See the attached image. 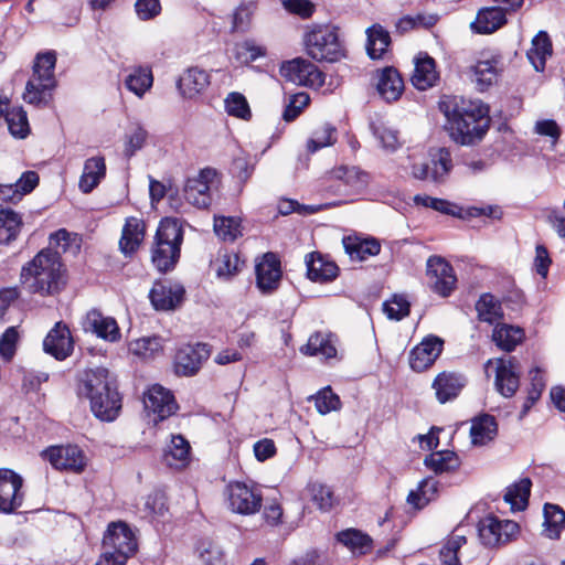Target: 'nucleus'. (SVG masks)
I'll return each instance as SVG.
<instances>
[{"mask_svg": "<svg viewBox=\"0 0 565 565\" xmlns=\"http://www.w3.org/2000/svg\"><path fill=\"white\" fill-rule=\"evenodd\" d=\"M440 111L447 118L451 139L462 146L480 141L489 128L488 107L472 102L456 98L444 99L439 103Z\"/></svg>", "mask_w": 565, "mask_h": 565, "instance_id": "obj_1", "label": "nucleus"}, {"mask_svg": "<svg viewBox=\"0 0 565 565\" xmlns=\"http://www.w3.org/2000/svg\"><path fill=\"white\" fill-rule=\"evenodd\" d=\"M81 395L90 402L93 414L104 422L115 420L121 409V397L116 380L105 367L85 371L78 386Z\"/></svg>", "mask_w": 565, "mask_h": 565, "instance_id": "obj_2", "label": "nucleus"}, {"mask_svg": "<svg viewBox=\"0 0 565 565\" xmlns=\"http://www.w3.org/2000/svg\"><path fill=\"white\" fill-rule=\"evenodd\" d=\"M183 243V230L177 218L166 217L160 221L151 248V263L160 273L174 269Z\"/></svg>", "mask_w": 565, "mask_h": 565, "instance_id": "obj_3", "label": "nucleus"}, {"mask_svg": "<svg viewBox=\"0 0 565 565\" xmlns=\"http://www.w3.org/2000/svg\"><path fill=\"white\" fill-rule=\"evenodd\" d=\"M56 64L55 52L39 53L33 63V73L26 82L23 100L34 106H46L56 86L54 68Z\"/></svg>", "mask_w": 565, "mask_h": 565, "instance_id": "obj_4", "label": "nucleus"}, {"mask_svg": "<svg viewBox=\"0 0 565 565\" xmlns=\"http://www.w3.org/2000/svg\"><path fill=\"white\" fill-rule=\"evenodd\" d=\"M307 54L318 62H338L345 56L338 29L332 25H315L305 35Z\"/></svg>", "mask_w": 565, "mask_h": 565, "instance_id": "obj_5", "label": "nucleus"}, {"mask_svg": "<svg viewBox=\"0 0 565 565\" xmlns=\"http://www.w3.org/2000/svg\"><path fill=\"white\" fill-rule=\"evenodd\" d=\"M64 266L57 252L50 248L42 249L21 270L23 282L34 278V282H58Z\"/></svg>", "mask_w": 565, "mask_h": 565, "instance_id": "obj_6", "label": "nucleus"}, {"mask_svg": "<svg viewBox=\"0 0 565 565\" xmlns=\"http://www.w3.org/2000/svg\"><path fill=\"white\" fill-rule=\"evenodd\" d=\"M328 182L327 192L348 196L363 190L369 180L367 174L358 167L341 166L330 172Z\"/></svg>", "mask_w": 565, "mask_h": 565, "instance_id": "obj_7", "label": "nucleus"}, {"mask_svg": "<svg viewBox=\"0 0 565 565\" xmlns=\"http://www.w3.org/2000/svg\"><path fill=\"white\" fill-rule=\"evenodd\" d=\"M494 365L495 390L505 398L514 396L520 386L521 366L515 356H503L494 360H488L486 370Z\"/></svg>", "mask_w": 565, "mask_h": 565, "instance_id": "obj_8", "label": "nucleus"}, {"mask_svg": "<svg viewBox=\"0 0 565 565\" xmlns=\"http://www.w3.org/2000/svg\"><path fill=\"white\" fill-rule=\"evenodd\" d=\"M279 73L287 82L299 86L321 87L324 84V74L318 66L301 57L284 62Z\"/></svg>", "mask_w": 565, "mask_h": 565, "instance_id": "obj_9", "label": "nucleus"}, {"mask_svg": "<svg viewBox=\"0 0 565 565\" xmlns=\"http://www.w3.org/2000/svg\"><path fill=\"white\" fill-rule=\"evenodd\" d=\"M103 548L118 556L120 564V562H127L136 552L137 541L132 531L125 523H111L104 535Z\"/></svg>", "mask_w": 565, "mask_h": 565, "instance_id": "obj_10", "label": "nucleus"}, {"mask_svg": "<svg viewBox=\"0 0 565 565\" xmlns=\"http://www.w3.org/2000/svg\"><path fill=\"white\" fill-rule=\"evenodd\" d=\"M518 532V523L510 520L501 521L494 515H487L478 524L479 539L488 547L508 543Z\"/></svg>", "mask_w": 565, "mask_h": 565, "instance_id": "obj_11", "label": "nucleus"}, {"mask_svg": "<svg viewBox=\"0 0 565 565\" xmlns=\"http://www.w3.org/2000/svg\"><path fill=\"white\" fill-rule=\"evenodd\" d=\"M42 457L57 470L81 473L86 467L83 450L74 445L49 447L42 452Z\"/></svg>", "mask_w": 565, "mask_h": 565, "instance_id": "obj_12", "label": "nucleus"}, {"mask_svg": "<svg viewBox=\"0 0 565 565\" xmlns=\"http://www.w3.org/2000/svg\"><path fill=\"white\" fill-rule=\"evenodd\" d=\"M23 479L10 469H0V511L14 512L22 505L24 494L21 491Z\"/></svg>", "mask_w": 565, "mask_h": 565, "instance_id": "obj_13", "label": "nucleus"}, {"mask_svg": "<svg viewBox=\"0 0 565 565\" xmlns=\"http://www.w3.org/2000/svg\"><path fill=\"white\" fill-rule=\"evenodd\" d=\"M143 405L148 412L152 413V422L156 425L174 414L178 409L171 392L158 384L151 386L145 394Z\"/></svg>", "mask_w": 565, "mask_h": 565, "instance_id": "obj_14", "label": "nucleus"}, {"mask_svg": "<svg viewBox=\"0 0 565 565\" xmlns=\"http://www.w3.org/2000/svg\"><path fill=\"white\" fill-rule=\"evenodd\" d=\"M227 499L230 509L238 514H254L262 507V495L243 482L227 487Z\"/></svg>", "mask_w": 565, "mask_h": 565, "instance_id": "obj_15", "label": "nucleus"}, {"mask_svg": "<svg viewBox=\"0 0 565 565\" xmlns=\"http://www.w3.org/2000/svg\"><path fill=\"white\" fill-rule=\"evenodd\" d=\"M215 175V170L206 168L201 170L198 177L189 178L183 189L185 200L199 209L209 207L212 202L210 184Z\"/></svg>", "mask_w": 565, "mask_h": 565, "instance_id": "obj_16", "label": "nucleus"}, {"mask_svg": "<svg viewBox=\"0 0 565 565\" xmlns=\"http://www.w3.org/2000/svg\"><path fill=\"white\" fill-rule=\"evenodd\" d=\"M502 67V58L498 54H483L469 70V77L479 92L490 88L498 79Z\"/></svg>", "mask_w": 565, "mask_h": 565, "instance_id": "obj_17", "label": "nucleus"}, {"mask_svg": "<svg viewBox=\"0 0 565 565\" xmlns=\"http://www.w3.org/2000/svg\"><path fill=\"white\" fill-rule=\"evenodd\" d=\"M210 354V347L205 343L183 345L175 354L177 373L184 376L195 374L200 370L202 363L209 359Z\"/></svg>", "mask_w": 565, "mask_h": 565, "instance_id": "obj_18", "label": "nucleus"}, {"mask_svg": "<svg viewBox=\"0 0 565 565\" xmlns=\"http://www.w3.org/2000/svg\"><path fill=\"white\" fill-rule=\"evenodd\" d=\"M444 341L429 335L416 345L409 354V365L416 372H422L434 364L443 351Z\"/></svg>", "mask_w": 565, "mask_h": 565, "instance_id": "obj_19", "label": "nucleus"}, {"mask_svg": "<svg viewBox=\"0 0 565 565\" xmlns=\"http://www.w3.org/2000/svg\"><path fill=\"white\" fill-rule=\"evenodd\" d=\"M82 328L85 332H92L109 342H116L120 339V331L116 320L111 317H105L96 309L86 313L82 321Z\"/></svg>", "mask_w": 565, "mask_h": 565, "instance_id": "obj_20", "label": "nucleus"}, {"mask_svg": "<svg viewBox=\"0 0 565 565\" xmlns=\"http://www.w3.org/2000/svg\"><path fill=\"white\" fill-rule=\"evenodd\" d=\"M73 340L70 329L62 322L55 323L54 328L47 333L43 341L45 353L54 356L58 361L65 360L73 352Z\"/></svg>", "mask_w": 565, "mask_h": 565, "instance_id": "obj_21", "label": "nucleus"}, {"mask_svg": "<svg viewBox=\"0 0 565 565\" xmlns=\"http://www.w3.org/2000/svg\"><path fill=\"white\" fill-rule=\"evenodd\" d=\"M307 277L310 280H333L338 277L339 266L329 255L312 252L305 258Z\"/></svg>", "mask_w": 565, "mask_h": 565, "instance_id": "obj_22", "label": "nucleus"}, {"mask_svg": "<svg viewBox=\"0 0 565 565\" xmlns=\"http://www.w3.org/2000/svg\"><path fill=\"white\" fill-rule=\"evenodd\" d=\"M466 385V379L455 372H441L433 382L436 397L439 403L445 404L456 398Z\"/></svg>", "mask_w": 565, "mask_h": 565, "instance_id": "obj_23", "label": "nucleus"}, {"mask_svg": "<svg viewBox=\"0 0 565 565\" xmlns=\"http://www.w3.org/2000/svg\"><path fill=\"white\" fill-rule=\"evenodd\" d=\"M183 285H153L149 297L157 310H171L184 299Z\"/></svg>", "mask_w": 565, "mask_h": 565, "instance_id": "obj_24", "label": "nucleus"}, {"mask_svg": "<svg viewBox=\"0 0 565 565\" xmlns=\"http://www.w3.org/2000/svg\"><path fill=\"white\" fill-rule=\"evenodd\" d=\"M507 23V13L501 6L481 8L471 23V29L479 34H490Z\"/></svg>", "mask_w": 565, "mask_h": 565, "instance_id": "obj_25", "label": "nucleus"}, {"mask_svg": "<svg viewBox=\"0 0 565 565\" xmlns=\"http://www.w3.org/2000/svg\"><path fill=\"white\" fill-rule=\"evenodd\" d=\"M146 235V224L141 218L129 216L126 218L119 241V248L126 255H132L142 243Z\"/></svg>", "mask_w": 565, "mask_h": 565, "instance_id": "obj_26", "label": "nucleus"}, {"mask_svg": "<svg viewBox=\"0 0 565 565\" xmlns=\"http://www.w3.org/2000/svg\"><path fill=\"white\" fill-rule=\"evenodd\" d=\"M366 53L372 60L384 58L391 45L390 32L380 23H374L365 30Z\"/></svg>", "mask_w": 565, "mask_h": 565, "instance_id": "obj_27", "label": "nucleus"}, {"mask_svg": "<svg viewBox=\"0 0 565 565\" xmlns=\"http://www.w3.org/2000/svg\"><path fill=\"white\" fill-rule=\"evenodd\" d=\"M335 340L332 333L316 332L300 348V352L309 356L320 355L326 360L333 359L337 356Z\"/></svg>", "mask_w": 565, "mask_h": 565, "instance_id": "obj_28", "label": "nucleus"}, {"mask_svg": "<svg viewBox=\"0 0 565 565\" xmlns=\"http://www.w3.org/2000/svg\"><path fill=\"white\" fill-rule=\"evenodd\" d=\"M210 84L209 74L198 67L188 68L177 82V86L185 98H193Z\"/></svg>", "mask_w": 565, "mask_h": 565, "instance_id": "obj_29", "label": "nucleus"}, {"mask_svg": "<svg viewBox=\"0 0 565 565\" xmlns=\"http://www.w3.org/2000/svg\"><path fill=\"white\" fill-rule=\"evenodd\" d=\"M345 254L352 262H362L370 256H375L381 250L380 243L374 239H362L356 236H344L342 239Z\"/></svg>", "mask_w": 565, "mask_h": 565, "instance_id": "obj_30", "label": "nucleus"}, {"mask_svg": "<svg viewBox=\"0 0 565 565\" xmlns=\"http://www.w3.org/2000/svg\"><path fill=\"white\" fill-rule=\"evenodd\" d=\"M105 175V158L102 156L88 158L84 163L83 173L78 183L81 191L83 193L92 192L100 183Z\"/></svg>", "mask_w": 565, "mask_h": 565, "instance_id": "obj_31", "label": "nucleus"}, {"mask_svg": "<svg viewBox=\"0 0 565 565\" xmlns=\"http://www.w3.org/2000/svg\"><path fill=\"white\" fill-rule=\"evenodd\" d=\"M376 88L386 102H395L402 95L404 82L394 67H385L380 74Z\"/></svg>", "mask_w": 565, "mask_h": 565, "instance_id": "obj_32", "label": "nucleus"}, {"mask_svg": "<svg viewBox=\"0 0 565 565\" xmlns=\"http://www.w3.org/2000/svg\"><path fill=\"white\" fill-rule=\"evenodd\" d=\"M553 54V45L550 35L540 31L532 40V46L526 55L535 71L543 72L546 60Z\"/></svg>", "mask_w": 565, "mask_h": 565, "instance_id": "obj_33", "label": "nucleus"}, {"mask_svg": "<svg viewBox=\"0 0 565 565\" xmlns=\"http://www.w3.org/2000/svg\"><path fill=\"white\" fill-rule=\"evenodd\" d=\"M256 282H279L282 277L281 262L276 253L267 252L255 265Z\"/></svg>", "mask_w": 565, "mask_h": 565, "instance_id": "obj_34", "label": "nucleus"}, {"mask_svg": "<svg viewBox=\"0 0 565 565\" xmlns=\"http://www.w3.org/2000/svg\"><path fill=\"white\" fill-rule=\"evenodd\" d=\"M190 450V444L182 435H172L164 449L163 460L169 467L182 468L189 462Z\"/></svg>", "mask_w": 565, "mask_h": 565, "instance_id": "obj_35", "label": "nucleus"}, {"mask_svg": "<svg viewBox=\"0 0 565 565\" xmlns=\"http://www.w3.org/2000/svg\"><path fill=\"white\" fill-rule=\"evenodd\" d=\"M437 79L438 74L434 58L427 54L424 57H418L412 75L413 85L419 90H425L431 87Z\"/></svg>", "mask_w": 565, "mask_h": 565, "instance_id": "obj_36", "label": "nucleus"}, {"mask_svg": "<svg viewBox=\"0 0 565 565\" xmlns=\"http://www.w3.org/2000/svg\"><path fill=\"white\" fill-rule=\"evenodd\" d=\"M22 226V216L18 212L0 206V244L9 245L15 241Z\"/></svg>", "mask_w": 565, "mask_h": 565, "instance_id": "obj_37", "label": "nucleus"}, {"mask_svg": "<svg viewBox=\"0 0 565 565\" xmlns=\"http://www.w3.org/2000/svg\"><path fill=\"white\" fill-rule=\"evenodd\" d=\"M426 275L434 282H457V276L450 263L438 255L430 256L426 262Z\"/></svg>", "mask_w": 565, "mask_h": 565, "instance_id": "obj_38", "label": "nucleus"}, {"mask_svg": "<svg viewBox=\"0 0 565 565\" xmlns=\"http://www.w3.org/2000/svg\"><path fill=\"white\" fill-rule=\"evenodd\" d=\"M497 422L491 415H483L472 422L470 428L471 441L473 445H486L497 435Z\"/></svg>", "mask_w": 565, "mask_h": 565, "instance_id": "obj_39", "label": "nucleus"}, {"mask_svg": "<svg viewBox=\"0 0 565 565\" xmlns=\"http://www.w3.org/2000/svg\"><path fill=\"white\" fill-rule=\"evenodd\" d=\"M543 514V533L550 539H558L562 530L565 526L564 510L558 505L545 503Z\"/></svg>", "mask_w": 565, "mask_h": 565, "instance_id": "obj_40", "label": "nucleus"}, {"mask_svg": "<svg viewBox=\"0 0 565 565\" xmlns=\"http://www.w3.org/2000/svg\"><path fill=\"white\" fill-rule=\"evenodd\" d=\"M476 310L480 321L490 324L497 323L502 317L501 302L491 294H483L476 303Z\"/></svg>", "mask_w": 565, "mask_h": 565, "instance_id": "obj_41", "label": "nucleus"}, {"mask_svg": "<svg viewBox=\"0 0 565 565\" xmlns=\"http://www.w3.org/2000/svg\"><path fill=\"white\" fill-rule=\"evenodd\" d=\"M425 466L436 473H444L456 470L459 465L458 456L450 450L435 451L424 460Z\"/></svg>", "mask_w": 565, "mask_h": 565, "instance_id": "obj_42", "label": "nucleus"}, {"mask_svg": "<svg viewBox=\"0 0 565 565\" xmlns=\"http://www.w3.org/2000/svg\"><path fill=\"white\" fill-rule=\"evenodd\" d=\"M523 334V330L520 328L498 323L493 330L492 339L500 349L510 352L521 342Z\"/></svg>", "mask_w": 565, "mask_h": 565, "instance_id": "obj_43", "label": "nucleus"}, {"mask_svg": "<svg viewBox=\"0 0 565 565\" xmlns=\"http://www.w3.org/2000/svg\"><path fill=\"white\" fill-rule=\"evenodd\" d=\"M531 487V479H521L519 482L508 487L504 493V501L510 503L512 509L524 510L529 502Z\"/></svg>", "mask_w": 565, "mask_h": 565, "instance_id": "obj_44", "label": "nucleus"}, {"mask_svg": "<svg viewBox=\"0 0 565 565\" xmlns=\"http://www.w3.org/2000/svg\"><path fill=\"white\" fill-rule=\"evenodd\" d=\"M530 387L527 388V396L522 405L519 418L522 419L526 416L532 406L540 399L542 392L545 387V381L539 367L530 371Z\"/></svg>", "mask_w": 565, "mask_h": 565, "instance_id": "obj_45", "label": "nucleus"}, {"mask_svg": "<svg viewBox=\"0 0 565 565\" xmlns=\"http://www.w3.org/2000/svg\"><path fill=\"white\" fill-rule=\"evenodd\" d=\"M438 490V482L434 478H426L418 484L417 490H412L407 495V502L417 509L425 507L434 499Z\"/></svg>", "mask_w": 565, "mask_h": 565, "instance_id": "obj_46", "label": "nucleus"}, {"mask_svg": "<svg viewBox=\"0 0 565 565\" xmlns=\"http://www.w3.org/2000/svg\"><path fill=\"white\" fill-rule=\"evenodd\" d=\"M414 203L416 205L430 207L446 215L463 217L461 207L444 199L431 198L425 194H416L414 196Z\"/></svg>", "mask_w": 565, "mask_h": 565, "instance_id": "obj_47", "label": "nucleus"}, {"mask_svg": "<svg viewBox=\"0 0 565 565\" xmlns=\"http://www.w3.org/2000/svg\"><path fill=\"white\" fill-rule=\"evenodd\" d=\"M152 82L151 70L138 67L127 76L125 85L130 92L141 97L152 86Z\"/></svg>", "mask_w": 565, "mask_h": 565, "instance_id": "obj_48", "label": "nucleus"}, {"mask_svg": "<svg viewBox=\"0 0 565 565\" xmlns=\"http://www.w3.org/2000/svg\"><path fill=\"white\" fill-rule=\"evenodd\" d=\"M338 541L349 547L352 552L365 554L371 547V539L362 532L349 529L338 533Z\"/></svg>", "mask_w": 565, "mask_h": 565, "instance_id": "obj_49", "label": "nucleus"}, {"mask_svg": "<svg viewBox=\"0 0 565 565\" xmlns=\"http://www.w3.org/2000/svg\"><path fill=\"white\" fill-rule=\"evenodd\" d=\"M214 232L223 241L234 242L242 235L241 220L233 216H215Z\"/></svg>", "mask_w": 565, "mask_h": 565, "instance_id": "obj_50", "label": "nucleus"}, {"mask_svg": "<svg viewBox=\"0 0 565 565\" xmlns=\"http://www.w3.org/2000/svg\"><path fill=\"white\" fill-rule=\"evenodd\" d=\"M6 121L12 136L23 139L29 135V121L26 113L22 107L12 108L11 110L7 111Z\"/></svg>", "mask_w": 565, "mask_h": 565, "instance_id": "obj_51", "label": "nucleus"}, {"mask_svg": "<svg viewBox=\"0 0 565 565\" xmlns=\"http://www.w3.org/2000/svg\"><path fill=\"white\" fill-rule=\"evenodd\" d=\"M452 169L451 153L447 148H440L433 160L430 180L443 183Z\"/></svg>", "mask_w": 565, "mask_h": 565, "instance_id": "obj_52", "label": "nucleus"}, {"mask_svg": "<svg viewBox=\"0 0 565 565\" xmlns=\"http://www.w3.org/2000/svg\"><path fill=\"white\" fill-rule=\"evenodd\" d=\"M161 350L162 339L156 335L138 339L129 344V351L143 359L151 358Z\"/></svg>", "mask_w": 565, "mask_h": 565, "instance_id": "obj_53", "label": "nucleus"}, {"mask_svg": "<svg viewBox=\"0 0 565 565\" xmlns=\"http://www.w3.org/2000/svg\"><path fill=\"white\" fill-rule=\"evenodd\" d=\"M411 303L406 296L395 294L390 300L383 303V310L388 319L402 320L409 315Z\"/></svg>", "mask_w": 565, "mask_h": 565, "instance_id": "obj_54", "label": "nucleus"}, {"mask_svg": "<svg viewBox=\"0 0 565 565\" xmlns=\"http://www.w3.org/2000/svg\"><path fill=\"white\" fill-rule=\"evenodd\" d=\"M243 265L237 254H224L215 263L216 276L220 279H231L241 270Z\"/></svg>", "mask_w": 565, "mask_h": 565, "instance_id": "obj_55", "label": "nucleus"}, {"mask_svg": "<svg viewBox=\"0 0 565 565\" xmlns=\"http://www.w3.org/2000/svg\"><path fill=\"white\" fill-rule=\"evenodd\" d=\"M334 134L335 128L329 124H326L320 129H317L312 137L308 140V151L313 153L324 147L333 145L335 141Z\"/></svg>", "mask_w": 565, "mask_h": 565, "instance_id": "obj_56", "label": "nucleus"}, {"mask_svg": "<svg viewBox=\"0 0 565 565\" xmlns=\"http://www.w3.org/2000/svg\"><path fill=\"white\" fill-rule=\"evenodd\" d=\"M225 109L230 116H234L242 119H248L252 115L249 105L245 96L236 92L228 94V96L226 97Z\"/></svg>", "mask_w": 565, "mask_h": 565, "instance_id": "obj_57", "label": "nucleus"}, {"mask_svg": "<svg viewBox=\"0 0 565 565\" xmlns=\"http://www.w3.org/2000/svg\"><path fill=\"white\" fill-rule=\"evenodd\" d=\"M309 102L310 97L307 93L301 92L291 95L282 113L284 120L287 122L295 120L308 106Z\"/></svg>", "mask_w": 565, "mask_h": 565, "instance_id": "obj_58", "label": "nucleus"}, {"mask_svg": "<svg viewBox=\"0 0 565 565\" xmlns=\"http://www.w3.org/2000/svg\"><path fill=\"white\" fill-rule=\"evenodd\" d=\"M317 411L324 415L340 408L341 402L330 387H324L315 396Z\"/></svg>", "mask_w": 565, "mask_h": 565, "instance_id": "obj_59", "label": "nucleus"}, {"mask_svg": "<svg viewBox=\"0 0 565 565\" xmlns=\"http://www.w3.org/2000/svg\"><path fill=\"white\" fill-rule=\"evenodd\" d=\"M370 128L384 149L394 151L398 147L396 131L386 128L383 124L376 122H371Z\"/></svg>", "mask_w": 565, "mask_h": 565, "instance_id": "obj_60", "label": "nucleus"}, {"mask_svg": "<svg viewBox=\"0 0 565 565\" xmlns=\"http://www.w3.org/2000/svg\"><path fill=\"white\" fill-rule=\"evenodd\" d=\"M199 550L203 565H224L223 551L215 543L203 542Z\"/></svg>", "mask_w": 565, "mask_h": 565, "instance_id": "obj_61", "label": "nucleus"}, {"mask_svg": "<svg viewBox=\"0 0 565 565\" xmlns=\"http://www.w3.org/2000/svg\"><path fill=\"white\" fill-rule=\"evenodd\" d=\"M313 502L322 511H328L333 505V493L329 487L321 483H313L310 487Z\"/></svg>", "mask_w": 565, "mask_h": 565, "instance_id": "obj_62", "label": "nucleus"}, {"mask_svg": "<svg viewBox=\"0 0 565 565\" xmlns=\"http://www.w3.org/2000/svg\"><path fill=\"white\" fill-rule=\"evenodd\" d=\"M255 10V3H242L233 15V30L244 32L248 29L252 15Z\"/></svg>", "mask_w": 565, "mask_h": 565, "instance_id": "obj_63", "label": "nucleus"}, {"mask_svg": "<svg viewBox=\"0 0 565 565\" xmlns=\"http://www.w3.org/2000/svg\"><path fill=\"white\" fill-rule=\"evenodd\" d=\"M265 55V50L253 41H245L236 45V57L243 63H250Z\"/></svg>", "mask_w": 565, "mask_h": 565, "instance_id": "obj_64", "label": "nucleus"}]
</instances>
